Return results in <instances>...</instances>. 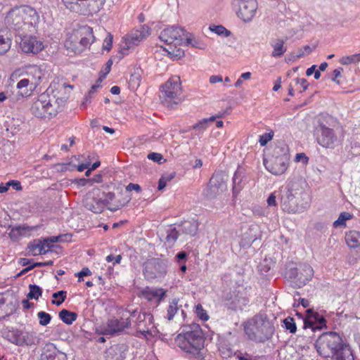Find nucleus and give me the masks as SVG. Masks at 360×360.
I'll return each mask as SVG.
<instances>
[{"label":"nucleus","mask_w":360,"mask_h":360,"mask_svg":"<svg viewBox=\"0 0 360 360\" xmlns=\"http://www.w3.org/2000/svg\"><path fill=\"white\" fill-rule=\"evenodd\" d=\"M227 175L222 172H216L211 177L203 194L207 199H214L226 190Z\"/></svg>","instance_id":"obj_11"},{"label":"nucleus","mask_w":360,"mask_h":360,"mask_svg":"<svg viewBox=\"0 0 360 360\" xmlns=\"http://www.w3.org/2000/svg\"><path fill=\"white\" fill-rule=\"evenodd\" d=\"M66 291L64 290H60L53 293L52 297L54 300L51 301V303L56 306H60L65 301L66 298Z\"/></svg>","instance_id":"obj_41"},{"label":"nucleus","mask_w":360,"mask_h":360,"mask_svg":"<svg viewBox=\"0 0 360 360\" xmlns=\"http://www.w3.org/2000/svg\"><path fill=\"white\" fill-rule=\"evenodd\" d=\"M91 274V271L89 270V268L87 267H84L82 269L81 271L78 272L76 276H77L79 277V282H81L82 280V278L84 277V276H89Z\"/></svg>","instance_id":"obj_58"},{"label":"nucleus","mask_w":360,"mask_h":360,"mask_svg":"<svg viewBox=\"0 0 360 360\" xmlns=\"http://www.w3.org/2000/svg\"><path fill=\"white\" fill-rule=\"evenodd\" d=\"M283 323L285 325V328L287 330H288L291 333H295L296 332L297 327L294 319L291 317H288L284 319Z\"/></svg>","instance_id":"obj_47"},{"label":"nucleus","mask_w":360,"mask_h":360,"mask_svg":"<svg viewBox=\"0 0 360 360\" xmlns=\"http://www.w3.org/2000/svg\"><path fill=\"white\" fill-rule=\"evenodd\" d=\"M160 98L162 103L169 108L181 102V80L179 76H173L162 86Z\"/></svg>","instance_id":"obj_6"},{"label":"nucleus","mask_w":360,"mask_h":360,"mask_svg":"<svg viewBox=\"0 0 360 360\" xmlns=\"http://www.w3.org/2000/svg\"><path fill=\"white\" fill-rule=\"evenodd\" d=\"M223 81V78L221 75H212L210 77V84H216L217 82H221Z\"/></svg>","instance_id":"obj_64"},{"label":"nucleus","mask_w":360,"mask_h":360,"mask_svg":"<svg viewBox=\"0 0 360 360\" xmlns=\"http://www.w3.org/2000/svg\"><path fill=\"white\" fill-rule=\"evenodd\" d=\"M345 240L348 246L352 248L360 247V232L351 231L346 233Z\"/></svg>","instance_id":"obj_33"},{"label":"nucleus","mask_w":360,"mask_h":360,"mask_svg":"<svg viewBox=\"0 0 360 360\" xmlns=\"http://www.w3.org/2000/svg\"><path fill=\"white\" fill-rule=\"evenodd\" d=\"M244 330L250 340L262 343L272 338L275 328L268 316L259 312L245 322Z\"/></svg>","instance_id":"obj_3"},{"label":"nucleus","mask_w":360,"mask_h":360,"mask_svg":"<svg viewBox=\"0 0 360 360\" xmlns=\"http://www.w3.org/2000/svg\"><path fill=\"white\" fill-rule=\"evenodd\" d=\"M300 274L302 276L298 278V280L300 281V283L305 284L306 282L310 281L314 275V270L310 265L304 264Z\"/></svg>","instance_id":"obj_35"},{"label":"nucleus","mask_w":360,"mask_h":360,"mask_svg":"<svg viewBox=\"0 0 360 360\" xmlns=\"http://www.w3.org/2000/svg\"><path fill=\"white\" fill-rule=\"evenodd\" d=\"M131 326V320L127 319L112 318L107 322L100 326V333L106 335H120L125 328H129Z\"/></svg>","instance_id":"obj_13"},{"label":"nucleus","mask_w":360,"mask_h":360,"mask_svg":"<svg viewBox=\"0 0 360 360\" xmlns=\"http://www.w3.org/2000/svg\"><path fill=\"white\" fill-rule=\"evenodd\" d=\"M17 88L19 89V93L22 96H29L30 92L34 90L30 89V82L27 78L22 79L17 84Z\"/></svg>","instance_id":"obj_36"},{"label":"nucleus","mask_w":360,"mask_h":360,"mask_svg":"<svg viewBox=\"0 0 360 360\" xmlns=\"http://www.w3.org/2000/svg\"><path fill=\"white\" fill-rule=\"evenodd\" d=\"M243 180V172L240 169H238L233 177V191L234 193L238 192L242 186L240 185Z\"/></svg>","instance_id":"obj_38"},{"label":"nucleus","mask_w":360,"mask_h":360,"mask_svg":"<svg viewBox=\"0 0 360 360\" xmlns=\"http://www.w3.org/2000/svg\"><path fill=\"white\" fill-rule=\"evenodd\" d=\"M343 71V69L342 68H338L337 69H335L333 72V77L332 78V81L339 84V81L337 79L338 77L341 76V72Z\"/></svg>","instance_id":"obj_60"},{"label":"nucleus","mask_w":360,"mask_h":360,"mask_svg":"<svg viewBox=\"0 0 360 360\" xmlns=\"http://www.w3.org/2000/svg\"><path fill=\"white\" fill-rule=\"evenodd\" d=\"M112 35L108 33V37L105 39L103 43V49L109 51L112 48Z\"/></svg>","instance_id":"obj_54"},{"label":"nucleus","mask_w":360,"mask_h":360,"mask_svg":"<svg viewBox=\"0 0 360 360\" xmlns=\"http://www.w3.org/2000/svg\"><path fill=\"white\" fill-rule=\"evenodd\" d=\"M168 261L160 258H152L143 264V274L147 280L163 278L168 267Z\"/></svg>","instance_id":"obj_10"},{"label":"nucleus","mask_w":360,"mask_h":360,"mask_svg":"<svg viewBox=\"0 0 360 360\" xmlns=\"http://www.w3.org/2000/svg\"><path fill=\"white\" fill-rule=\"evenodd\" d=\"M150 34V29L146 25H143L140 30H132L127 34L120 44V53L122 54V57L127 55L130 49H133Z\"/></svg>","instance_id":"obj_9"},{"label":"nucleus","mask_w":360,"mask_h":360,"mask_svg":"<svg viewBox=\"0 0 360 360\" xmlns=\"http://www.w3.org/2000/svg\"><path fill=\"white\" fill-rule=\"evenodd\" d=\"M102 197L103 202H105V206L108 205V207H112L113 202L116 200V194L115 193L108 192L104 193L102 192Z\"/></svg>","instance_id":"obj_44"},{"label":"nucleus","mask_w":360,"mask_h":360,"mask_svg":"<svg viewBox=\"0 0 360 360\" xmlns=\"http://www.w3.org/2000/svg\"><path fill=\"white\" fill-rule=\"evenodd\" d=\"M126 347L124 345H114L105 352V360H124Z\"/></svg>","instance_id":"obj_24"},{"label":"nucleus","mask_w":360,"mask_h":360,"mask_svg":"<svg viewBox=\"0 0 360 360\" xmlns=\"http://www.w3.org/2000/svg\"><path fill=\"white\" fill-rule=\"evenodd\" d=\"M32 227L28 226L20 225L13 227L8 235L13 240H17L20 236H25V234L30 231L32 230Z\"/></svg>","instance_id":"obj_31"},{"label":"nucleus","mask_w":360,"mask_h":360,"mask_svg":"<svg viewBox=\"0 0 360 360\" xmlns=\"http://www.w3.org/2000/svg\"><path fill=\"white\" fill-rule=\"evenodd\" d=\"M233 4L238 7V16L244 22L251 21L255 15L257 9L256 0H233Z\"/></svg>","instance_id":"obj_15"},{"label":"nucleus","mask_w":360,"mask_h":360,"mask_svg":"<svg viewBox=\"0 0 360 360\" xmlns=\"http://www.w3.org/2000/svg\"><path fill=\"white\" fill-rule=\"evenodd\" d=\"M224 299L227 301L226 305L233 310H242L248 304V300L240 290H233L227 292Z\"/></svg>","instance_id":"obj_20"},{"label":"nucleus","mask_w":360,"mask_h":360,"mask_svg":"<svg viewBox=\"0 0 360 360\" xmlns=\"http://www.w3.org/2000/svg\"><path fill=\"white\" fill-rule=\"evenodd\" d=\"M207 120L202 119L193 126V129L199 131H204L207 127Z\"/></svg>","instance_id":"obj_52"},{"label":"nucleus","mask_w":360,"mask_h":360,"mask_svg":"<svg viewBox=\"0 0 360 360\" xmlns=\"http://www.w3.org/2000/svg\"><path fill=\"white\" fill-rule=\"evenodd\" d=\"M84 1L83 15H92L103 8L105 0H84Z\"/></svg>","instance_id":"obj_25"},{"label":"nucleus","mask_w":360,"mask_h":360,"mask_svg":"<svg viewBox=\"0 0 360 360\" xmlns=\"http://www.w3.org/2000/svg\"><path fill=\"white\" fill-rule=\"evenodd\" d=\"M148 158L153 160L154 162L160 163V160L163 159V156L160 153H150L148 155Z\"/></svg>","instance_id":"obj_57"},{"label":"nucleus","mask_w":360,"mask_h":360,"mask_svg":"<svg viewBox=\"0 0 360 360\" xmlns=\"http://www.w3.org/2000/svg\"><path fill=\"white\" fill-rule=\"evenodd\" d=\"M281 192V207L288 213H296L302 210L297 203V193L290 188H282Z\"/></svg>","instance_id":"obj_14"},{"label":"nucleus","mask_w":360,"mask_h":360,"mask_svg":"<svg viewBox=\"0 0 360 360\" xmlns=\"http://www.w3.org/2000/svg\"><path fill=\"white\" fill-rule=\"evenodd\" d=\"M61 237L62 236H51V237L45 238V243H48V244L49 245H51L52 243L60 241Z\"/></svg>","instance_id":"obj_61"},{"label":"nucleus","mask_w":360,"mask_h":360,"mask_svg":"<svg viewBox=\"0 0 360 360\" xmlns=\"http://www.w3.org/2000/svg\"><path fill=\"white\" fill-rule=\"evenodd\" d=\"M317 141L323 147L333 148L338 141V138L333 129L321 124L318 129Z\"/></svg>","instance_id":"obj_19"},{"label":"nucleus","mask_w":360,"mask_h":360,"mask_svg":"<svg viewBox=\"0 0 360 360\" xmlns=\"http://www.w3.org/2000/svg\"><path fill=\"white\" fill-rule=\"evenodd\" d=\"M276 197L274 195V193H271L268 199H267V204L269 206H276Z\"/></svg>","instance_id":"obj_63"},{"label":"nucleus","mask_w":360,"mask_h":360,"mask_svg":"<svg viewBox=\"0 0 360 360\" xmlns=\"http://www.w3.org/2000/svg\"><path fill=\"white\" fill-rule=\"evenodd\" d=\"M195 312L198 318H200L202 321H207L209 319V316L207 315L206 311L203 309L202 306L200 304H198L195 307Z\"/></svg>","instance_id":"obj_49"},{"label":"nucleus","mask_w":360,"mask_h":360,"mask_svg":"<svg viewBox=\"0 0 360 360\" xmlns=\"http://www.w3.org/2000/svg\"><path fill=\"white\" fill-rule=\"evenodd\" d=\"M284 41L281 39L274 40L271 45L273 48L271 56L274 58L281 57L287 50V47L284 46Z\"/></svg>","instance_id":"obj_32"},{"label":"nucleus","mask_w":360,"mask_h":360,"mask_svg":"<svg viewBox=\"0 0 360 360\" xmlns=\"http://www.w3.org/2000/svg\"><path fill=\"white\" fill-rule=\"evenodd\" d=\"M176 345L194 360L207 359V351L205 349V338L200 326L193 323L184 326L174 340Z\"/></svg>","instance_id":"obj_1"},{"label":"nucleus","mask_w":360,"mask_h":360,"mask_svg":"<svg viewBox=\"0 0 360 360\" xmlns=\"http://www.w3.org/2000/svg\"><path fill=\"white\" fill-rule=\"evenodd\" d=\"M63 5L70 11L83 15L84 0H62Z\"/></svg>","instance_id":"obj_30"},{"label":"nucleus","mask_w":360,"mask_h":360,"mask_svg":"<svg viewBox=\"0 0 360 360\" xmlns=\"http://www.w3.org/2000/svg\"><path fill=\"white\" fill-rule=\"evenodd\" d=\"M101 179H102V176H98V179H90L82 178V179H77L76 181L79 186H84L87 185L88 184H90L91 185L94 182L100 183L101 181Z\"/></svg>","instance_id":"obj_50"},{"label":"nucleus","mask_w":360,"mask_h":360,"mask_svg":"<svg viewBox=\"0 0 360 360\" xmlns=\"http://www.w3.org/2000/svg\"><path fill=\"white\" fill-rule=\"evenodd\" d=\"M315 347L317 352L324 358L332 360H354L350 347L336 332H328L321 335Z\"/></svg>","instance_id":"obj_2"},{"label":"nucleus","mask_w":360,"mask_h":360,"mask_svg":"<svg viewBox=\"0 0 360 360\" xmlns=\"http://www.w3.org/2000/svg\"><path fill=\"white\" fill-rule=\"evenodd\" d=\"M136 332L144 338L156 336L158 330L153 323V316L150 313L140 312L135 321Z\"/></svg>","instance_id":"obj_12"},{"label":"nucleus","mask_w":360,"mask_h":360,"mask_svg":"<svg viewBox=\"0 0 360 360\" xmlns=\"http://www.w3.org/2000/svg\"><path fill=\"white\" fill-rule=\"evenodd\" d=\"M165 292L163 289H155L146 288L141 291V296L148 301H155L159 304L162 298L165 297Z\"/></svg>","instance_id":"obj_26"},{"label":"nucleus","mask_w":360,"mask_h":360,"mask_svg":"<svg viewBox=\"0 0 360 360\" xmlns=\"http://www.w3.org/2000/svg\"><path fill=\"white\" fill-rule=\"evenodd\" d=\"M7 21L16 30L21 29L23 25H33L37 22L38 16L33 8L24 6L10 11L7 16Z\"/></svg>","instance_id":"obj_7"},{"label":"nucleus","mask_w":360,"mask_h":360,"mask_svg":"<svg viewBox=\"0 0 360 360\" xmlns=\"http://www.w3.org/2000/svg\"><path fill=\"white\" fill-rule=\"evenodd\" d=\"M11 47V40L0 34V55L5 53Z\"/></svg>","instance_id":"obj_46"},{"label":"nucleus","mask_w":360,"mask_h":360,"mask_svg":"<svg viewBox=\"0 0 360 360\" xmlns=\"http://www.w3.org/2000/svg\"><path fill=\"white\" fill-rule=\"evenodd\" d=\"M179 236V231L176 228H172L167 230L166 241L171 245L176 241Z\"/></svg>","instance_id":"obj_42"},{"label":"nucleus","mask_w":360,"mask_h":360,"mask_svg":"<svg viewBox=\"0 0 360 360\" xmlns=\"http://www.w3.org/2000/svg\"><path fill=\"white\" fill-rule=\"evenodd\" d=\"M58 316L65 323L71 325L77 319V314L67 309H62Z\"/></svg>","instance_id":"obj_34"},{"label":"nucleus","mask_w":360,"mask_h":360,"mask_svg":"<svg viewBox=\"0 0 360 360\" xmlns=\"http://www.w3.org/2000/svg\"><path fill=\"white\" fill-rule=\"evenodd\" d=\"M179 299L174 298L170 302L167 309V319L172 320L179 310Z\"/></svg>","instance_id":"obj_39"},{"label":"nucleus","mask_w":360,"mask_h":360,"mask_svg":"<svg viewBox=\"0 0 360 360\" xmlns=\"http://www.w3.org/2000/svg\"><path fill=\"white\" fill-rule=\"evenodd\" d=\"M186 30L180 27L172 26L164 29L160 34L159 38L167 44H174L181 45L184 43Z\"/></svg>","instance_id":"obj_17"},{"label":"nucleus","mask_w":360,"mask_h":360,"mask_svg":"<svg viewBox=\"0 0 360 360\" xmlns=\"http://www.w3.org/2000/svg\"><path fill=\"white\" fill-rule=\"evenodd\" d=\"M101 194L102 191L98 188H94L89 192L83 200L85 208L94 213H101L105 207Z\"/></svg>","instance_id":"obj_16"},{"label":"nucleus","mask_w":360,"mask_h":360,"mask_svg":"<svg viewBox=\"0 0 360 360\" xmlns=\"http://www.w3.org/2000/svg\"><path fill=\"white\" fill-rule=\"evenodd\" d=\"M295 81H296L297 84H300L302 86L303 91H305L307 89L309 84H308L307 79L296 78Z\"/></svg>","instance_id":"obj_62"},{"label":"nucleus","mask_w":360,"mask_h":360,"mask_svg":"<svg viewBox=\"0 0 360 360\" xmlns=\"http://www.w3.org/2000/svg\"><path fill=\"white\" fill-rule=\"evenodd\" d=\"M124 191H127L129 193H130V191H135L136 193H140L141 191V188L137 184L130 183L127 186Z\"/></svg>","instance_id":"obj_56"},{"label":"nucleus","mask_w":360,"mask_h":360,"mask_svg":"<svg viewBox=\"0 0 360 360\" xmlns=\"http://www.w3.org/2000/svg\"><path fill=\"white\" fill-rule=\"evenodd\" d=\"M340 62L342 65H349L351 63H359V62H360V53L342 57L340 59Z\"/></svg>","instance_id":"obj_45"},{"label":"nucleus","mask_w":360,"mask_h":360,"mask_svg":"<svg viewBox=\"0 0 360 360\" xmlns=\"http://www.w3.org/2000/svg\"><path fill=\"white\" fill-rule=\"evenodd\" d=\"M273 132L264 134L259 137V142L262 146H265L268 141L271 140L273 138Z\"/></svg>","instance_id":"obj_53"},{"label":"nucleus","mask_w":360,"mask_h":360,"mask_svg":"<svg viewBox=\"0 0 360 360\" xmlns=\"http://www.w3.org/2000/svg\"><path fill=\"white\" fill-rule=\"evenodd\" d=\"M30 292L27 294L28 299L38 300L39 296L41 295L42 290L41 288L34 284H30L29 285Z\"/></svg>","instance_id":"obj_40"},{"label":"nucleus","mask_w":360,"mask_h":360,"mask_svg":"<svg viewBox=\"0 0 360 360\" xmlns=\"http://www.w3.org/2000/svg\"><path fill=\"white\" fill-rule=\"evenodd\" d=\"M326 326V321L323 316L311 309L306 310L303 326L304 329L311 328L312 331H314L316 330H321Z\"/></svg>","instance_id":"obj_18"},{"label":"nucleus","mask_w":360,"mask_h":360,"mask_svg":"<svg viewBox=\"0 0 360 360\" xmlns=\"http://www.w3.org/2000/svg\"><path fill=\"white\" fill-rule=\"evenodd\" d=\"M198 226V221L195 219L184 221L179 224L180 231L191 236H194L197 233Z\"/></svg>","instance_id":"obj_29"},{"label":"nucleus","mask_w":360,"mask_h":360,"mask_svg":"<svg viewBox=\"0 0 360 360\" xmlns=\"http://www.w3.org/2000/svg\"><path fill=\"white\" fill-rule=\"evenodd\" d=\"M210 30L212 32H214L219 35H221V34H224V32H226V36H229L230 34V32L228 31L222 25H212L210 27Z\"/></svg>","instance_id":"obj_51"},{"label":"nucleus","mask_w":360,"mask_h":360,"mask_svg":"<svg viewBox=\"0 0 360 360\" xmlns=\"http://www.w3.org/2000/svg\"><path fill=\"white\" fill-rule=\"evenodd\" d=\"M290 154L285 146L276 147L269 159H264L266 169L274 175L283 174L288 169Z\"/></svg>","instance_id":"obj_5"},{"label":"nucleus","mask_w":360,"mask_h":360,"mask_svg":"<svg viewBox=\"0 0 360 360\" xmlns=\"http://www.w3.org/2000/svg\"><path fill=\"white\" fill-rule=\"evenodd\" d=\"M93 30L83 27L72 31L65 41V47L74 53H80L94 41Z\"/></svg>","instance_id":"obj_4"},{"label":"nucleus","mask_w":360,"mask_h":360,"mask_svg":"<svg viewBox=\"0 0 360 360\" xmlns=\"http://www.w3.org/2000/svg\"><path fill=\"white\" fill-rule=\"evenodd\" d=\"M116 194V200L113 202L112 207H108L110 211H117L127 205L131 199L130 193L127 191L122 188H117Z\"/></svg>","instance_id":"obj_23"},{"label":"nucleus","mask_w":360,"mask_h":360,"mask_svg":"<svg viewBox=\"0 0 360 360\" xmlns=\"http://www.w3.org/2000/svg\"><path fill=\"white\" fill-rule=\"evenodd\" d=\"M186 39V44L191 45L192 47L204 49L205 48V44L201 42L199 39L195 37H191V34L186 32V34L184 39Z\"/></svg>","instance_id":"obj_37"},{"label":"nucleus","mask_w":360,"mask_h":360,"mask_svg":"<svg viewBox=\"0 0 360 360\" xmlns=\"http://www.w3.org/2000/svg\"><path fill=\"white\" fill-rule=\"evenodd\" d=\"M41 360H67L66 354L60 352L54 344L46 343L42 348Z\"/></svg>","instance_id":"obj_22"},{"label":"nucleus","mask_w":360,"mask_h":360,"mask_svg":"<svg viewBox=\"0 0 360 360\" xmlns=\"http://www.w3.org/2000/svg\"><path fill=\"white\" fill-rule=\"evenodd\" d=\"M309 158L306 156V155L303 153L296 154L295 161V162H302L303 164H307L308 162Z\"/></svg>","instance_id":"obj_59"},{"label":"nucleus","mask_w":360,"mask_h":360,"mask_svg":"<svg viewBox=\"0 0 360 360\" xmlns=\"http://www.w3.org/2000/svg\"><path fill=\"white\" fill-rule=\"evenodd\" d=\"M43 73L38 66L32 67L27 72V79L30 82V89H35L40 84Z\"/></svg>","instance_id":"obj_28"},{"label":"nucleus","mask_w":360,"mask_h":360,"mask_svg":"<svg viewBox=\"0 0 360 360\" xmlns=\"http://www.w3.org/2000/svg\"><path fill=\"white\" fill-rule=\"evenodd\" d=\"M53 98L48 91L40 94L32 103L30 111L33 115L39 118L50 119L55 116L57 110L52 104Z\"/></svg>","instance_id":"obj_8"},{"label":"nucleus","mask_w":360,"mask_h":360,"mask_svg":"<svg viewBox=\"0 0 360 360\" xmlns=\"http://www.w3.org/2000/svg\"><path fill=\"white\" fill-rule=\"evenodd\" d=\"M37 316L39 319V324L43 326L48 325L51 319V315L44 311H39L37 314Z\"/></svg>","instance_id":"obj_48"},{"label":"nucleus","mask_w":360,"mask_h":360,"mask_svg":"<svg viewBox=\"0 0 360 360\" xmlns=\"http://www.w3.org/2000/svg\"><path fill=\"white\" fill-rule=\"evenodd\" d=\"M7 186H8V187L11 186L14 190L18 191L22 189L20 182L17 180H11L8 181Z\"/></svg>","instance_id":"obj_55"},{"label":"nucleus","mask_w":360,"mask_h":360,"mask_svg":"<svg viewBox=\"0 0 360 360\" xmlns=\"http://www.w3.org/2000/svg\"><path fill=\"white\" fill-rule=\"evenodd\" d=\"M352 218V214L349 212H343L339 215V217L333 223L334 227H338L345 225V221Z\"/></svg>","instance_id":"obj_43"},{"label":"nucleus","mask_w":360,"mask_h":360,"mask_svg":"<svg viewBox=\"0 0 360 360\" xmlns=\"http://www.w3.org/2000/svg\"><path fill=\"white\" fill-rule=\"evenodd\" d=\"M22 51L27 53L36 54L43 49L42 42L36 37L24 36L20 42Z\"/></svg>","instance_id":"obj_21"},{"label":"nucleus","mask_w":360,"mask_h":360,"mask_svg":"<svg viewBox=\"0 0 360 360\" xmlns=\"http://www.w3.org/2000/svg\"><path fill=\"white\" fill-rule=\"evenodd\" d=\"M52 245H49L48 243H45V238L34 240V241L28 245L33 255H45L49 250Z\"/></svg>","instance_id":"obj_27"}]
</instances>
